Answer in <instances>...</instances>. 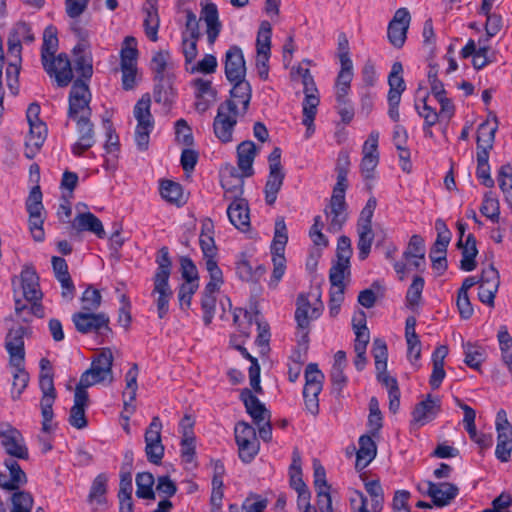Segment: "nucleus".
I'll return each instance as SVG.
<instances>
[{
	"instance_id": "obj_1",
	"label": "nucleus",
	"mask_w": 512,
	"mask_h": 512,
	"mask_svg": "<svg viewBox=\"0 0 512 512\" xmlns=\"http://www.w3.org/2000/svg\"><path fill=\"white\" fill-rule=\"evenodd\" d=\"M288 242V230L282 216L276 218L274 237L270 247L273 262V272L269 286L275 288L286 270L285 247Z\"/></svg>"
},
{
	"instance_id": "obj_2",
	"label": "nucleus",
	"mask_w": 512,
	"mask_h": 512,
	"mask_svg": "<svg viewBox=\"0 0 512 512\" xmlns=\"http://www.w3.org/2000/svg\"><path fill=\"white\" fill-rule=\"evenodd\" d=\"M113 353L110 348H102L92 359L91 366L82 373L79 385L88 388L97 383L113 381Z\"/></svg>"
},
{
	"instance_id": "obj_3",
	"label": "nucleus",
	"mask_w": 512,
	"mask_h": 512,
	"mask_svg": "<svg viewBox=\"0 0 512 512\" xmlns=\"http://www.w3.org/2000/svg\"><path fill=\"white\" fill-rule=\"evenodd\" d=\"M241 114L237 113L232 101H223L217 109L213 121V131L217 139L222 143L233 140V132Z\"/></svg>"
},
{
	"instance_id": "obj_4",
	"label": "nucleus",
	"mask_w": 512,
	"mask_h": 512,
	"mask_svg": "<svg viewBox=\"0 0 512 512\" xmlns=\"http://www.w3.org/2000/svg\"><path fill=\"white\" fill-rule=\"evenodd\" d=\"M282 151L275 147L268 156L269 174L264 187L265 202L272 206L277 200V195L281 190L285 179L284 168L281 164Z\"/></svg>"
},
{
	"instance_id": "obj_5",
	"label": "nucleus",
	"mask_w": 512,
	"mask_h": 512,
	"mask_svg": "<svg viewBox=\"0 0 512 512\" xmlns=\"http://www.w3.org/2000/svg\"><path fill=\"white\" fill-rule=\"evenodd\" d=\"M72 321L76 330L81 334L97 333L107 335L112 332L109 326L110 319L105 313L80 311L73 314Z\"/></svg>"
},
{
	"instance_id": "obj_6",
	"label": "nucleus",
	"mask_w": 512,
	"mask_h": 512,
	"mask_svg": "<svg viewBox=\"0 0 512 512\" xmlns=\"http://www.w3.org/2000/svg\"><path fill=\"white\" fill-rule=\"evenodd\" d=\"M161 430V419L158 416H154L144 435L147 460L155 465L161 464L165 451L161 440Z\"/></svg>"
},
{
	"instance_id": "obj_7",
	"label": "nucleus",
	"mask_w": 512,
	"mask_h": 512,
	"mask_svg": "<svg viewBox=\"0 0 512 512\" xmlns=\"http://www.w3.org/2000/svg\"><path fill=\"white\" fill-rule=\"evenodd\" d=\"M497 445L495 455L501 462H508L512 452V426L506 412L501 409L496 416Z\"/></svg>"
},
{
	"instance_id": "obj_8",
	"label": "nucleus",
	"mask_w": 512,
	"mask_h": 512,
	"mask_svg": "<svg viewBox=\"0 0 512 512\" xmlns=\"http://www.w3.org/2000/svg\"><path fill=\"white\" fill-rule=\"evenodd\" d=\"M323 303L320 300V294L316 297V302L312 305L308 296L304 293L298 295L296 299L295 320L300 330H306L310 327V322L320 317L323 311Z\"/></svg>"
},
{
	"instance_id": "obj_9",
	"label": "nucleus",
	"mask_w": 512,
	"mask_h": 512,
	"mask_svg": "<svg viewBox=\"0 0 512 512\" xmlns=\"http://www.w3.org/2000/svg\"><path fill=\"white\" fill-rule=\"evenodd\" d=\"M411 15L407 8H399L388 24L387 37L392 46L402 48L407 38Z\"/></svg>"
},
{
	"instance_id": "obj_10",
	"label": "nucleus",
	"mask_w": 512,
	"mask_h": 512,
	"mask_svg": "<svg viewBox=\"0 0 512 512\" xmlns=\"http://www.w3.org/2000/svg\"><path fill=\"white\" fill-rule=\"evenodd\" d=\"M0 438L7 454L23 460L28 459V449L21 443L23 437L19 430L9 423H0Z\"/></svg>"
},
{
	"instance_id": "obj_11",
	"label": "nucleus",
	"mask_w": 512,
	"mask_h": 512,
	"mask_svg": "<svg viewBox=\"0 0 512 512\" xmlns=\"http://www.w3.org/2000/svg\"><path fill=\"white\" fill-rule=\"evenodd\" d=\"M86 389L79 384L75 388L74 404L70 409L68 422L76 429H84L88 425L85 409L89 403V395Z\"/></svg>"
},
{
	"instance_id": "obj_12",
	"label": "nucleus",
	"mask_w": 512,
	"mask_h": 512,
	"mask_svg": "<svg viewBox=\"0 0 512 512\" xmlns=\"http://www.w3.org/2000/svg\"><path fill=\"white\" fill-rule=\"evenodd\" d=\"M224 70L229 82L246 77V63L240 47L233 45L226 51Z\"/></svg>"
},
{
	"instance_id": "obj_13",
	"label": "nucleus",
	"mask_w": 512,
	"mask_h": 512,
	"mask_svg": "<svg viewBox=\"0 0 512 512\" xmlns=\"http://www.w3.org/2000/svg\"><path fill=\"white\" fill-rule=\"evenodd\" d=\"M232 88L229 92V98L225 101H232L237 113L244 117L249 109L252 99V87L245 78L230 82Z\"/></svg>"
},
{
	"instance_id": "obj_14",
	"label": "nucleus",
	"mask_w": 512,
	"mask_h": 512,
	"mask_svg": "<svg viewBox=\"0 0 512 512\" xmlns=\"http://www.w3.org/2000/svg\"><path fill=\"white\" fill-rule=\"evenodd\" d=\"M427 495L432 499V502L437 507H444L454 500L458 493V487L449 482L434 483L427 481Z\"/></svg>"
},
{
	"instance_id": "obj_15",
	"label": "nucleus",
	"mask_w": 512,
	"mask_h": 512,
	"mask_svg": "<svg viewBox=\"0 0 512 512\" xmlns=\"http://www.w3.org/2000/svg\"><path fill=\"white\" fill-rule=\"evenodd\" d=\"M151 97L149 93H145L137 101L134 107V117L137 120L135 133H146L150 135L154 128V119L150 112Z\"/></svg>"
},
{
	"instance_id": "obj_16",
	"label": "nucleus",
	"mask_w": 512,
	"mask_h": 512,
	"mask_svg": "<svg viewBox=\"0 0 512 512\" xmlns=\"http://www.w3.org/2000/svg\"><path fill=\"white\" fill-rule=\"evenodd\" d=\"M240 400L243 402L246 412L257 426L271 418L270 411L248 388H244L241 391Z\"/></svg>"
},
{
	"instance_id": "obj_17",
	"label": "nucleus",
	"mask_w": 512,
	"mask_h": 512,
	"mask_svg": "<svg viewBox=\"0 0 512 512\" xmlns=\"http://www.w3.org/2000/svg\"><path fill=\"white\" fill-rule=\"evenodd\" d=\"M441 411V400L439 397H432L431 394L426 399L417 403L412 411L413 420L424 425L432 421Z\"/></svg>"
},
{
	"instance_id": "obj_18",
	"label": "nucleus",
	"mask_w": 512,
	"mask_h": 512,
	"mask_svg": "<svg viewBox=\"0 0 512 512\" xmlns=\"http://www.w3.org/2000/svg\"><path fill=\"white\" fill-rule=\"evenodd\" d=\"M46 137L47 126L44 122L29 124V133L25 140V157L33 159L43 146Z\"/></svg>"
},
{
	"instance_id": "obj_19",
	"label": "nucleus",
	"mask_w": 512,
	"mask_h": 512,
	"mask_svg": "<svg viewBox=\"0 0 512 512\" xmlns=\"http://www.w3.org/2000/svg\"><path fill=\"white\" fill-rule=\"evenodd\" d=\"M48 64H52L54 71L46 72L50 76H55L57 84L60 87L67 86L73 79L71 62L66 53H60L57 57L48 58Z\"/></svg>"
},
{
	"instance_id": "obj_20",
	"label": "nucleus",
	"mask_w": 512,
	"mask_h": 512,
	"mask_svg": "<svg viewBox=\"0 0 512 512\" xmlns=\"http://www.w3.org/2000/svg\"><path fill=\"white\" fill-rule=\"evenodd\" d=\"M257 154V147L251 140L242 141L237 146V165L243 176L254 175L253 162Z\"/></svg>"
},
{
	"instance_id": "obj_21",
	"label": "nucleus",
	"mask_w": 512,
	"mask_h": 512,
	"mask_svg": "<svg viewBox=\"0 0 512 512\" xmlns=\"http://www.w3.org/2000/svg\"><path fill=\"white\" fill-rule=\"evenodd\" d=\"M477 241L473 234H468L465 241L458 239L457 247L461 249L462 259L460 261V269L470 272L476 269V256L478 254Z\"/></svg>"
},
{
	"instance_id": "obj_22",
	"label": "nucleus",
	"mask_w": 512,
	"mask_h": 512,
	"mask_svg": "<svg viewBox=\"0 0 512 512\" xmlns=\"http://www.w3.org/2000/svg\"><path fill=\"white\" fill-rule=\"evenodd\" d=\"M228 218L233 226L241 231L250 227L248 203L245 199H236L227 208Z\"/></svg>"
},
{
	"instance_id": "obj_23",
	"label": "nucleus",
	"mask_w": 512,
	"mask_h": 512,
	"mask_svg": "<svg viewBox=\"0 0 512 512\" xmlns=\"http://www.w3.org/2000/svg\"><path fill=\"white\" fill-rule=\"evenodd\" d=\"M71 226L78 232L89 231L94 233L100 239L106 237L102 222L91 212L79 213L72 221Z\"/></svg>"
},
{
	"instance_id": "obj_24",
	"label": "nucleus",
	"mask_w": 512,
	"mask_h": 512,
	"mask_svg": "<svg viewBox=\"0 0 512 512\" xmlns=\"http://www.w3.org/2000/svg\"><path fill=\"white\" fill-rule=\"evenodd\" d=\"M57 28L49 25L43 32V43L41 47V62L46 72L54 71L52 64H48V58H52L58 49Z\"/></svg>"
},
{
	"instance_id": "obj_25",
	"label": "nucleus",
	"mask_w": 512,
	"mask_h": 512,
	"mask_svg": "<svg viewBox=\"0 0 512 512\" xmlns=\"http://www.w3.org/2000/svg\"><path fill=\"white\" fill-rule=\"evenodd\" d=\"M23 295L26 300H42L39 276L33 267H25L21 272Z\"/></svg>"
},
{
	"instance_id": "obj_26",
	"label": "nucleus",
	"mask_w": 512,
	"mask_h": 512,
	"mask_svg": "<svg viewBox=\"0 0 512 512\" xmlns=\"http://www.w3.org/2000/svg\"><path fill=\"white\" fill-rule=\"evenodd\" d=\"M359 449L356 454L355 468L362 470L366 468L377 454V446L372 435H362L359 438Z\"/></svg>"
},
{
	"instance_id": "obj_27",
	"label": "nucleus",
	"mask_w": 512,
	"mask_h": 512,
	"mask_svg": "<svg viewBox=\"0 0 512 512\" xmlns=\"http://www.w3.org/2000/svg\"><path fill=\"white\" fill-rule=\"evenodd\" d=\"M201 18L207 25V39L210 45H213L221 32V22L219 21L217 6L213 3L207 4L201 11Z\"/></svg>"
},
{
	"instance_id": "obj_28",
	"label": "nucleus",
	"mask_w": 512,
	"mask_h": 512,
	"mask_svg": "<svg viewBox=\"0 0 512 512\" xmlns=\"http://www.w3.org/2000/svg\"><path fill=\"white\" fill-rule=\"evenodd\" d=\"M154 288L152 295L158 294L155 299L159 319H164L169 312V301L173 297V291L169 281H153Z\"/></svg>"
},
{
	"instance_id": "obj_29",
	"label": "nucleus",
	"mask_w": 512,
	"mask_h": 512,
	"mask_svg": "<svg viewBox=\"0 0 512 512\" xmlns=\"http://www.w3.org/2000/svg\"><path fill=\"white\" fill-rule=\"evenodd\" d=\"M145 12L144 28L146 36L153 42L158 40L159 16L157 10V0H147L143 7Z\"/></svg>"
},
{
	"instance_id": "obj_30",
	"label": "nucleus",
	"mask_w": 512,
	"mask_h": 512,
	"mask_svg": "<svg viewBox=\"0 0 512 512\" xmlns=\"http://www.w3.org/2000/svg\"><path fill=\"white\" fill-rule=\"evenodd\" d=\"M137 377H138V365L133 364L132 367L127 371L125 380H126V390L123 392L124 398V409L129 413H133L135 411V406L131 405L133 401L136 399L137 392Z\"/></svg>"
},
{
	"instance_id": "obj_31",
	"label": "nucleus",
	"mask_w": 512,
	"mask_h": 512,
	"mask_svg": "<svg viewBox=\"0 0 512 512\" xmlns=\"http://www.w3.org/2000/svg\"><path fill=\"white\" fill-rule=\"evenodd\" d=\"M161 197L170 204L178 207L185 204L181 184L172 180H161L159 187Z\"/></svg>"
},
{
	"instance_id": "obj_32",
	"label": "nucleus",
	"mask_w": 512,
	"mask_h": 512,
	"mask_svg": "<svg viewBox=\"0 0 512 512\" xmlns=\"http://www.w3.org/2000/svg\"><path fill=\"white\" fill-rule=\"evenodd\" d=\"M346 202H338L330 200V211H325L330 216V222L328 225V231L338 232L342 229L343 224L347 220Z\"/></svg>"
},
{
	"instance_id": "obj_33",
	"label": "nucleus",
	"mask_w": 512,
	"mask_h": 512,
	"mask_svg": "<svg viewBox=\"0 0 512 512\" xmlns=\"http://www.w3.org/2000/svg\"><path fill=\"white\" fill-rule=\"evenodd\" d=\"M243 173L241 175L231 173L229 177L224 178L221 181V186L225 191V197L236 200L243 199L244 178Z\"/></svg>"
},
{
	"instance_id": "obj_34",
	"label": "nucleus",
	"mask_w": 512,
	"mask_h": 512,
	"mask_svg": "<svg viewBox=\"0 0 512 512\" xmlns=\"http://www.w3.org/2000/svg\"><path fill=\"white\" fill-rule=\"evenodd\" d=\"M157 269L153 281H169L171 275L172 261L169 256V249L166 246L160 248L156 256Z\"/></svg>"
},
{
	"instance_id": "obj_35",
	"label": "nucleus",
	"mask_w": 512,
	"mask_h": 512,
	"mask_svg": "<svg viewBox=\"0 0 512 512\" xmlns=\"http://www.w3.org/2000/svg\"><path fill=\"white\" fill-rule=\"evenodd\" d=\"M435 228L437 230V238L431 247L429 254H446L447 247L452 237L451 231L448 229L445 222L441 219L436 220Z\"/></svg>"
},
{
	"instance_id": "obj_36",
	"label": "nucleus",
	"mask_w": 512,
	"mask_h": 512,
	"mask_svg": "<svg viewBox=\"0 0 512 512\" xmlns=\"http://www.w3.org/2000/svg\"><path fill=\"white\" fill-rule=\"evenodd\" d=\"M155 483V479L152 473L150 472H141L136 475V495L140 499H155V492L153 490V485Z\"/></svg>"
},
{
	"instance_id": "obj_37",
	"label": "nucleus",
	"mask_w": 512,
	"mask_h": 512,
	"mask_svg": "<svg viewBox=\"0 0 512 512\" xmlns=\"http://www.w3.org/2000/svg\"><path fill=\"white\" fill-rule=\"evenodd\" d=\"M125 46L121 49L120 65L121 68L137 67L138 49L136 39L127 36L124 40Z\"/></svg>"
},
{
	"instance_id": "obj_38",
	"label": "nucleus",
	"mask_w": 512,
	"mask_h": 512,
	"mask_svg": "<svg viewBox=\"0 0 512 512\" xmlns=\"http://www.w3.org/2000/svg\"><path fill=\"white\" fill-rule=\"evenodd\" d=\"M358 232V258L363 261L365 260L371 251L372 242L374 239V232L372 227L367 226H357Z\"/></svg>"
},
{
	"instance_id": "obj_39",
	"label": "nucleus",
	"mask_w": 512,
	"mask_h": 512,
	"mask_svg": "<svg viewBox=\"0 0 512 512\" xmlns=\"http://www.w3.org/2000/svg\"><path fill=\"white\" fill-rule=\"evenodd\" d=\"M480 212L494 223L499 221L500 204L498 198L492 191H488L484 194Z\"/></svg>"
},
{
	"instance_id": "obj_40",
	"label": "nucleus",
	"mask_w": 512,
	"mask_h": 512,
	"mask_svg": "<svg viewBox=\"0 0 512 512\" xmlns=\"http://www.w3.org/2000/svg\"><path fill=\"white\" fill-rule=\"evenodd\" d=\"M350 275V261L342 262L339 259L333 263L329 272V281L334 288H345L344 279Z\"/></svg>"
},
{
	"instance_id": "obj_41",
	"label": "nucleus",
	"mask_w": 512,
	"mask_h": 512,
	"mask_svg": "<svg viewBox=\"0 0 512 512\" xmlns=\"http://www.w3.org/2000/svg\"><path fill=\"white\" fill-rule=\"evenodd\" d=\"M465 364L475 370H478L485 360V353L482 347L470 342L463 344Z\"/></svg>"
},
{
	"instance_id": "obj_42",
	"label": "nucleus",
	"mask_w": 512,
	"mask_h": 512,
	"mask_svg": "<svg viewBox=\"0 0 512 512\" xmlns=\"http://www.w3.org/2000/svg\"><path fill=\"white\" fill-rule=\"evenodd\" d=\"M10 512H31L34 504L32 494L25 490H16L11 496Z\"/></svg>"
},
{
	"instance_id": "obj_43",
	"label": "nucleus",
	"mask_w": 512,
	"mask_h": 512,
	"mask_svg": "<svg viewBox=\"0 0 512 512\" xmlns=\"http://www.w3.org/2000/svg\"><path fill=\"white\" fill-rule=\"evenodd\" d=\"M365 490L371 497V509L373 512H380L383 507L384 495L379 480L365 482Z\"/></svg>"
},
{
	"instance_id": "obj_44",
	"label": "nucleus",
	"mask_w": 512,
	"mask_h": 512,
	"mask_svg": "<svg viewBox=\"0 0 512 512\" xmlns=\"http://www.w3.org/2000/svg\"><path fill=\"white\" fill-rule=\"evenodd\" d=\"M13 382L11 389V397L13 400L19 399L29 382V374L25 370L24 365L21 367H13Z\"/></svg>"
},
{
	"instance_id": "obj_45",
	"label": "nucleus",
	"mask_w": 512,
	"mask_h": 512,
	"mask_svg": "<svg viewBox=\"0 0 512 512\" xmlns=\"http://www.w3.org/2000/svg\"><path fill=\"white\" fill-rule=\"evenodd\" d=\"M320 103V99L318 95L310 94L306 95L303 101V120L302 123L308 129L312 126L316 113L317 107Z\"/></svg>"
},
{
	"instance_id": "obj_46",
	"label": "nucleus",
	"mask_w": 512,
	"mask_h": 512,
	"mask_svg": "<svg viewBox=\"0 0 512 512\" xmlns=\"http://www.w3.org/2000/svg\"><path fill=\"white\" fill-rule=\"evenodd\" d=\"M372 353L377 372H385L387 368L388 349L386 342L380 338L373 341Z\"/></svg>"
},
{
	"instance_id": "obj_47",
	"label": "nucleus",
	"mask_w": 512,
	"mask_h": 512,
	"mask_svg": "<svg viewBox=\"0 0 512 512\" xmlns=\"http://www.w3.org/2000/svg\"><path fill=\"white\" fill-rule=\"evenodd\" d=\"M4 465L9 470L10 483L16 486V490H19L20 487L27 483L26 473L16 460L6 459Z\"/></svg>"
},
{
	"instance_id": "obj_48",
	"label": "nucleus",
	"mask_w": 512,
	"mask_h": 512,
	"mask_svg": "<svg viewBox=\"0 0 512 512\" xmlns=\"http://www.w3.org/2000/svg\"><path fill=\"white\" fill-rule=\"evenodd\" d=\"M170 57L168 51L156 52L151 59V70L154 73V81H163L164 72L167 68V62Z\"/></svg>"
},
{
	"instance_id": "obj_49",
	"label": "nucleus",
	"mask_w": 512,
	"mask_h": 512,
	"mask_svg": "<svg viewBox=\"0 0 512 512\" xmlns=\"http://www.w3.org/2000/svg\"><path fill=\"white\" fill-rule=\"evenodd\" d=\"M82 310L93 312L97 310L102 302V296L99 290L88 286L81 297Z\"/></svg>"
},
{
	"instance_id": "obj_50",
	"label": "nucleus",
	"mask_w": 512,
	"mask_h": 512,
	"mask_svg": "<svg viewBox=\"0 0 512 512\" xmlns=\"http://www.w3.org/2000/svg\"><path fill=\"white\" fill-rule=\"evenodd\" d=\"M425 256L424 239L418 235H412L406 250L403 252V258L410 261L411 258H423Z\"/></svg>"
},
{
	"instance_id": "obj_51",
	"label": "nucleus",
	"mask_w": 512,
	"mask_h": 512,
	"mask_svg": "<svg viewBox=\"0 0 512 512\" xmlns=\"http://www.w3.org/2000/svg\"><path fill=\"white\" fill-rule=\"evenodd\" d=\"M324 374L319 370L316 363H309L305 369V386L304 388H323Z\"/></svg>"
},
{
	"instance_id": "obj_52",
	"label": "nucleus",
	"mask_w": 512,
	"mask_h": 512,
	"mask_svg": "<svg viewBox=\"0 0 512 512\" xmlns=\"http://www.w3.org/2000/svg\"><path fill=\"white\" fill-rule=\"evenodd\" d=\"M424 284L425 281L423 277L419 275L414 276L413 281L409 286L406 294V302L408 306L413 307L419 304Z\"/></svg>"
},
{
	"instance_id": "obj_53",
	"label": "nucleus",
	"mask_w": 512,
	"mask_h": 512,
	"mask_svg": "<svg viewBox=\"0 0 512 512\" xmlns=\"http://www.w3.org/2000/svg\"><path fill=\"white\" fill-rule=\"evenodd\" d=\"M153 90V97L155 102L169 106L173 100V89L170 84H165L163 81H155Z\"/></svg>"
},
{
	"instance_id": "obj_54",
	"label": "nucleus",
	"mask_w": 512,
	"mask_h": 512,
	"mask_svg": "<svg viewBox=\"0 0 512 512\" xmlns=\"http://www.w3.org/2000/svg\"><path fill=\"white\" fill-rule=\"evenodd\" d=\"M107 482L108 478L106 474L100 473L96 476V478L93 480L90 492H89V500L93 501L94 499L97 500L98 503L104 502V495L107 492Z\"/></svg>"
},
{
	"instance_id": "obj_55",
	"label": "nucleus",
	"mask_w": 512,
	"mask_h": 512,
	"mask_svg": "<svg viewBox=\"0 0 512 512\" xmlns=\"http://www.w3.org/2000/svg\"><path fill=\"white\" fill-rule=\"evenodd\" d=\"M90 99H69L68 117L77 120L81 115L91 116Z\"/></svg>"
},
{
	"instance_id": "obj_56",
	"label": "nucleus",
	"mask_w": 512,
	"mask_h": 512,
	"mask_svg": "<svg viewBox=\"0 0 512 512\" xmlns=\"http://www.w3.org/2000/svg\"><path fill=\"white\" fill-rule=\"evenodd\" d=\"M403 66L400 62H395L392 65L391 72L388 76L389 91L404 92L406 89L405 81L402 77Z\"/></svg>"
},
{
	"instance_id": "obj_57",
	"label": "nucleus",
	"mask_w": 512,
	"mask_h": 512,
	"mask_svg": "<svg viewBox=\"0 0 512 512\" xmlns=\"http://www.w3.org/2000/svg\"><path fill=\"white\" fill-rule=\"evenodd\" d=\"M29 214V229L32 237L37 242H42L45 238L43 229L44 219L42 218V211L28 212Z\"/></svg>"
},
{
	"instance_id": "obj_58",
	"label": "nucleus",
	"mask_w": 512,
	"mask_h": 512,
	"mask_svg": "<svg viewBox=\"0 0 512 512\" xmlns=\"http://www.w3.org/2000/svg\"><path fill=\"white\" fill-rule=\"evenodd\" d=\"M175 134L178 143L185 146H192L194 144L192 129L186 120L179 119L175 122Z\"/></svg>"
},
{
	"instance_id": "obj_59",
	"label": "nucleus",
	"mask_w": 512,
	"mask_h": 512,
	"mask_svg": "<svg viewBox=\"0 0 512 512\" xmlns=\"http://www.w3.org/2000/svg\"><path fill=\"white\" fill-rule=\"evenodd\" d=\"M238 445V453L239 458L244 463H250L259 451V442L258 440H246L240 443H236Z\"/></svg>"
},
{
	"instance_id": "obj_60",
	"label": "nucleus",
	"mask_w": 512,
	"mask_h": 512,
	"mask_svg": "<svg viewBox=\"0 0 512 512\" xmlns=\"http://www.w3.org/2000/svg\"><path fill=\"white\" fill-rule=\"evenodd\" d=\"M237 276L245 282H252L253 267L245 253H241L235 262Z\"/></svg>"
},
{
	"instance_id": "obj_61",
	"label": "nucleus",
	"mask_w": 512,
	"mask_h": 512,
	"mask_svg": "<svg viewBox=\"0 0 512 512\" xmlns=\"http://www.w3.org/2000/svg\"><path fill=\"white\" fill-rule=\"evenodd\" d=\"M74 69L80 78L89 81L93 75V65L91 57L80 55L74 60Z\"/></svg>"
},
{
	"instance_id": "obj_62",
	"label": "nucleus",
	"mask_w": 512,
	"mask_h": 512,
	"mask_svg": "<svg viewBox=\"0 0 512 512\" xmlns=\"http://www.w3.org/2000/svg\"><path fill=\"white\" fill-rule=\"evenodd\" d=\"M181 275L185 283H198V270L191 258L184 256L180 259Z\"/></svg>"
},
{
	"instance_id": "obj_63",
	"label": "nucleus",
	"mask_w": 512,
	"mask_h": 512,
	"mask_svg": "<svg viewBox=\"0 0 512 512\" xmlns=\"http://www.w3.org/2000/svg\"><path fill=\"white\" fill-rule=\"evenodd\" d=\"M77 123V132L79 138L88 142L95 141L94 124L90 121V117L81 115L75 120Z\"/></svg>"
},
{
	"instance_id": "obj_64",
	"label": "nucleus",
	"mask_w": 512,
	"mask_h": 512,
	"mask_svg": "<svg viewBox=\"0 0 512 512\" xmlns=\"http://www.w3.org/2000/svg\"><path fill=\"white\" fill-rule=\"evenodd\" d=\"M198 283H182L178 290L180 309L187 310L191 305L193 294L197 291Z\"/></svg>"
}]
</instances>
